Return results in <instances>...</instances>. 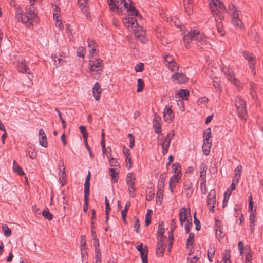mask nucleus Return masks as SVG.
Here are the masks:
<instances>
[{"instance_id": "nucleus-39", "label": "nucleus", "mask_w": 263, "mask_h": 263, "mask_svg": "<svg viewBox=\"0 0 263 263\" xmlns=\"http://www.w3.org/2000/svg\"><path fill=\"white\" fill-rule=\"evenodd\" d=\"M194 222L195 225V229L199 231L201 229V224L199 220L196 217V212L194 213Z\"/></svg>"}, {"instance_id": "nucleus-38", "label": "nucleus", "mask_w": 263, "mask_h": 263, "mask_svg": "<svg viewBox=\"0 0 263 263\" xmlns=\"http://www.w3.org/2000/svg\"><path fill=\"white\" fill-rule=\"evenodd\" d=\"M79 129L82 134L84 141L87 140V137L88 136V133L86 130V127L84 126L81 125L79 127Z\"/></svg>"}, {"instance_id": "nucleus-11", "label": "nucleus", "mask_w": 263, "mask_h": 263, "mask_svg": "<svg viewBox=\"0 0 263 263\" xmlns=\"http://www.w3.org/2000/svg\"><path fill=\"white\" fill-rule=\"evenodd\" d=\"M145 248H146V250L143 248V244L141 243L139 245H137L136 247V248L139 251L140 253V256L141 257V260L142 263H147L148 262V259H147V252L148 250L147 249L146 246H145Z\"/></svg>"}, {"instance_id": "nucleus-34", "label": "nucleus", "mask_w": 263, "mask_h": 263, "mask_svg": "<svg viewBox=\"0 0 263 263\" xmlns=\"http://www.w3.org/2000/svg\"><path fill=\"white\" fill-rule=\"evenodd\" d=\"M153 214V211L151 209H148L145 216V226H148L151 222V217Z\"/></svg>"}, {"instance_id": "nucleus-57", "label": "nucleus", "mask_w": 263, "mask_h": 263, "mask_svg": "<svg viewBox=\"0 0 263 263\" xmlns=\"http://www.w3.org/2000/svg\"><path fill=\"white\" fill-rule=\"evenodd\" d=\"M255 84L254 83H251L250 84V94L253 98H254L256 95V92L255 91Z\"/></svg>"}, {"instance_id": "nucleus-25", "label": "nucleus", "mask_w": 263, "mask_h": 263, "mask_svg": "<svg viewBox=\"0 0 263 263\" xmlns=\"http://www.w3.org/2000/svg\"><path fill=\"white\" fill-rule=\"evenodd\" d=\"M136 22H137V21L135 18L130 16L126 17L124 21V24L125 25L128 24V25H130L131 26H132V28L135 27V25L136 23Z\"/></svg>"}, {"instance_id": "nucleus-48", "label": "nucleus", "mask_w": 263, "mask_h": 263, "mask_svg": "<svg viewBox=\"0 0 263 263\" xmlns=\"http://www.w3.org/2000/svg\"><path fill=\"white\" fill-rule=\"evenodd\" d=\"M85 52V48L83 47H79L77 50V55L78 57H84Z\"/></svg>"}, {"instance_id": "nucleus-28", "label": "nucleus", "mask_w": 263, "mask_h": 263, "mask_svg": "<svg viewBox=\"0 0 263 263\" xmlns=\"http://www.w3.org/2000/svg\"><path fill=\"white\" fill-rule=\"evenodd\" d=\"M43 216L49 220H51L53 219V215L50 213L49 209L47 208L44 209L42 212Z\"/></svg>"}, {"instance_id": "nucleus-56", "label": "nucleus", "mask_w": 263, "mask_h": 263, "mask_svg": "<svg viewBox=\"0 0 263 263\" xmlns=\"http://www.w3.org/2000/svg\"><path fill=\"white\" fill-rule=\"evenodd\" d=\"M163 60L164 61L168 63V64L173 63L174 61L172 56L166 54L163 55Z\"/></svg>"}, {"instance_id": "nucleus-47", "label": "nucleus", "mask_w": 263, "mask_h": 263, "mask_svg": "<svg viewBox=\"0 0 263 263\" xmlns=\"http://www.w3.org/2000/svg\"><path fill=\"white\" fill-rule=\"evenodd\" d=\"M207 167L204 163H202L200 166V177L206 176Z\"/></svg>"}, {"instance_id": "nucleus-30", "label": "nucleus", "mask_w": 263, "mask_h": 263, "mask_svg": "<svg viewBox=\"0 0 263 263\" xmlns=\"http://www.w3.org/2000/svg\"><path fill=\"white\" fill-rule=\"evenodd\" d=\"M13 168L14 171L16 172L18 175L21 176H23L24 175H25V173L23 172L22 168L18 165V164L15 160L13 161Z\"/></svg>"}, {"instance_id": "nucleus-64", "label": "nucleus", "mask_w": 263, "mask_h": 263, "mask_svg": "<svg viewBox=\"0 0 263 263\" xmlns=\"http://www.w3.org/2000/svg\"><path fill=\"white\" fill-rule=\"evenodd\" d=\"M154 193L152 191H149L148 193L146 196V199L147 201H151L154 197Z\"/></svg>"}, {"instance_id": "nucleus-61", "label": "nucleus", "mask_w": 263, "mask_h": 263, "mask_svg": "<svg viewBox=\"0 0 263 263\" xmlns=\"http://www.w3.org/2000/svg\"><path fill=\"white\" fill-rule=\"evenodd\" d=\"M175 134L174 132L173 133H169L167 134L166 136L164 138V140L163 141L164 142L167 143V141H170V143H171V141L172 140V138L174 136Z\"/></svg>"}, {"instance_id": "nucleus-27", "label": "nucleus", "mask_w": 263, "mask_h": 263, "mask_svg": "<svg viewBox=\"0 0 263 263\" xmlns=\"http://www.w3.org/2000/svg\"><path fill=\"white\" fill-rule=\"evenodd\" d=\"M127 14L129 15H133V16H138L139 15L138 11L137 9L135 8V6L130 5L129 6V8L127 10Z\"/></svg>"}, {"instance_id": "nucleus-2", "label": "nucleus", "mask_w": 263, "mask_h": 263, "mask_svg": "<svg viewBox=\"0 0 263 263\" xmlns=\"http://www.w3.org/2000/svg\"><path fill=\"white\" fill-rule=\"evenodd\" d=\"M187 35L190 40L197 42V46L201 49H205L210 46V43L205 39L204 35L201 34L200 31L197 29H192L187 32Z\"/></svg>"}, {"instance_id": "nucleus-42", "label": "nucleus", "mask_w": 263, "mask_h": 263, "mask_svg": "<svg viewBox=\"0 0 263 263\" xmlns=\"http://www.w3.org/2000/svg\"><path fill=\"white\" fill-rule=\"evenodd\" d=\"M130 206V202L129 201L127 202L125 205L124 209L121 212V215L122 218H126L127 216V213L128 210V209Z\"/></svg>"}, {"instance_id": "nucleus-53", "label": "nucleus", "mask_w": 263, "mask_h": 263, "mask_svg": "<svg viewBox=\"0 0 263 263\" xmlns=\"http://www.w3.org/2000/svg\"><path fill=\"white\" fill-rule=\"evenodd\" d=\"M163 191H157V194H156V197L158 199V201L160 203L159 205H161V204L163 200Z\"/></svg>"}, {"instance_id": "nucleus-37", "label": "nucleus", "mask_w": 263, "mask_h": 263, "mask_svg": "<svg viewBox=\"0 0 263 263\" xmlns=\"http://www.w3.org/2000/svg\"><path fill=\"white\" fill-rule=\"evenodd\" d=\"M223 260L224 263H228L229 261L230 262V250H225L223 253Z\"/></svg>"}, {"instance_id": "nucleus-21", "label": "nucleus", "mask_w": 263, "mask_h": 263, "mask_svg": "<svg viewBox=\"0 0 263 263\" xmlns=\"http://www.w3.org/2000/svg\"><path fill=\"white\" fill-rule=\"evenodd\" d=\"M161 120L160 118H156L153 119V128L154 130L157 134L161 133V127L159 123V121Z\"/></svg>"}, {"instance_id": "nucleus-9", "label": "nucleus", "mask_w": 263, "mask_h": 263, "mask_svg": "<svg viewBox=\"0 0 263 263\" xmlns=\"http://www.w3.org/2000/svg\"><path fill=\"white\" fill-rule=\"evenodd\" d=\"M183 190H184L186 198L191 197L193 193V183L191 180L187 179L183 183Z\"/></svg>"}, {"instance_id": "nucleus-35", "label": "nucleus", "mask_w": 263, "mask_h": 263, "mask_svg": "<svg viewBox=\"0 0 263 263\" xmlns=\"http://www.w3.org/2000/svg\"><path fill=\"white\" fill-rule=\"evenodd\" d=\"M2 229L4 232V235L6 237H8L11 235V231L7 224H3L2 226Z\"/></svg>"}, {"instance_id": "nucleus-52", "label": "nucleus", "mask_w": 263, "mask_h": 263, "mask_svg": "<svg viewBox=\"0 0 263 263\" xmlns=\"http://www.w3.org/2000/svg\"><path fill=\"white\" fill-rule=\"evenodd\" d=\"M135 27L133 28L134 30V34H136V33L140 32L141 31H144L143 30V28L142 26L139 25L138 24V22H136L135 24Z\"/></svg>"}, {"instance_id": "nucleus-46", "label": "nucleus", "mask_w": 263, "mask_h": 263, "mask_svg": "<svg viewBox=\"0 0 263 263\" xmlns=\"http://www.w3.org/2000/svg\"><path fill=\"white\" fill-rule=\"evenodd\" d=\"M183 40L184 42L185 43V44H184L185 47L186 48H190V43H191V41L192 40H190V37L187 35V33L186 34V35H185L183 37Z\"/></svg>"}, {"instance_id": "nucleus-5", "label": "nucleus", "mask_w": 263, "mask_h": 263, "mask_svg": "<svg viewBox=\"0 0 263 263\" xmlns=\"http://www.w3.org/2000/svg\"><path fill=\"white\" fill-rule=\"evenodd\" d=\"M125 0H107V3L110 7V10L112 11L116 10L119 15H121L123 10L121 7H119V6Z\"/></svg>"}, {"instance_id": "nucleus-6", "label": "nucleus", "mask_w": 263, "mask_h": 263, "mask_svg": "<svg viewBox=\"0 0 263 263\" xmlns=\"http://www.w3.org/2000/svg\"><path fill=\"white\" fill-rule=\"evenodd\" d=\"M216 195L214 190H212L207 197V204L210 212H214L215 204L216 203Z\"/></svg>"}, {"instance_id": "nucleus-14", "label": "nucleus", "mask_w": 263, "mask_h": 263, "mask_svg": "<svg viewBox=\"0 0 263 263\" xmlns=\"http://www.w3.org/2000/svg\"><path fill=\"white\" fill-rule=\"evenodd\" d=\"M39 135L40 144L44 147H47L48 143L47 141L46 135L45 132L42 129L39 130Z\"/></svg>"}, {"instance_id": "nucleus-49", "label": "nucleus", "mask_w": 263, "mask_h": 263, "mask_svg": "<svg viewBox=\"0 0 263 263\" xmlns=\"http://www.w3.org/2000/svg\"><path fill=\"white\" fill-rule=\"evenodd\" d=\"M135 176L132 173H128L126 177V182L129 183V182H134L135 180Z\"/></svg>"}, {"instance_id": "nucleus-63", "label": "nucleus", "mask_w": 263, "mask_h": 263, "mask_svg": "<svg viewBox=\"0 0 263 263\" xmlns=\"http://www.w3.org/2000/svg\"><path fill=\"white\" fill-rule=\"evenodd\" d=\"M230 81L232 83L234 84L236 87H239L240 86L239 82L235 77L231 76L229 78Z\"/></svg>"}, {"instance_id": "nucleus-60", "label": "nucleus", "mask_w": 263, "mask_h": 263, "mask_svg": "<svg viewBox=\"0 0 263 263\" xmlns=\"http://www.w3.org/2000/svg\"><path fill=\"white\" fill-rule=\"evenodd\" d=\"M109 163L111 166H117L119 165L117 160L113 157L109 159Z\"/></svg>"}, {"instance_id": "nucleus-59", "label": "nucleus", "mask_w": 263, "mask_h": 263, "mask_svg": "<svg viewBox=\"0 0 263 263\" xmlns=\"http://www.w3.org/2000/svg\"><path fill=\"white\" fill-rule=\"evenodd\" d=\"M135 221L134 227L136 232L137 233H139V229L140 228V222H139V219L137 217H135Z\"/></svg>"}, {"instance_id": "nucleus-36", "label": "nucleus", "mask_w": 263, "mask_h": 263, "mask_svg": "<svg viewBox=\"0 0 263 263\" xmlns=\"http://www.w3.org/2000/svg\"><path fill=\"white\" fill-rule=\"evenodd\" d=\"M109 171L111 173V176L112 179L115 180L114 182H116L117 181V178L118 177L119 171L117 168H110L109 169Z\"/></svg>"}, {"instance_id": "nucleus-43", "label": "nucleus", "mask_w": 263, "mask_h": 263, "mask_svg": "<svg viewBox=\"0 0 263 263\" xmlns=\"http://www.w3.org/2000/svg\"><path fill=\"white\" fill-rule=\"evenodd\" d=\"M192 227V218L190 217V219H187L186 223L185 224V233L189 234L190 233L191 227Z\"/></svg>"}, {"instance_id": "nucleus-51", "label": "nucleus", "mask_w": 263, "mask_h": 263, "mask_svg": "<svg viewBox=\"0 0 263 263\" xmlns=\"http://www.w3.org/2000/svg\"><path fill=\"white\" fill-rule=\"evenodd\" d=\"M210 136L208 135V137H204V142H203V147H207L208 148H211V142H210Z\"/></svg>"}, {"instance_id": "nucleus-29", "label": "nucleus", "mask_w": 263, "mask_h": 263, "mask_svg": "<svg viewBox=\"0 0 263 263\" xmlns=\"http://www.w3.org/2000/svg\"><path fill=\"white\" fill-rule=\"evenodd\" d=\"M178 95L183 100H187L188 97L189 96V91L186 89H180L178 91Z\"/></svg>"}, {"instance_id": "nucleus-58", "label": "nucleus", "mask_w": 263, "mask_h": 263, "mask_svg": "<svg viewBox=\"0 0 263 263\" xmlns=\"http://www.w3.org/2000/svg\"><path fill=\"white\" fill-rule=\"evenodd\" d=\"M55 111L58 113V116L59 117V118H60V120L62 124V125H63V127L64 128H65V126H66V125H65V121H64V120L63 119V118H62V114L61 112L60 111L59 109L58 108H55Z\"/></svg>"}, {"instance_id": "nucleus-54", "label": "nucleus", "mask_w": 263, "mask_h": 263, "mask_svg": "<svg viewBox=\"0 0 263 263\" xmlns=\"http://www.w3.org/2000/svg\"><path fill=\"white\" fill-rule=\"evenodd\" d=\"M59 170L60 172H62V174H65V167L64 165L63 160H60L58 164Z\"/></svg>"}, {"instance_id": "nucleus-1", "label": "nucleus", "mask_w": 263, "mask_h": 263, "mask_svg": "<svg viewBox=\"0 0 263 263\" xmlns=\"http://www.w3.org/2000/svg\"><path fill=\"white\" fill-rule=\"evenodd\" d=\"M25 13H20L17 15L16 17L18 21H21L24 24H26L28 27L32 25L30 21L34 20L37 17V14L35 13V8L33 6H27L25 9Z\"/></svg>"}, {"instance_id": "nucleus-7", "label": "nucleus", "mask_w": 263, "mask_h": 263, "mask_svg": "<svg viewBox=\"0 0 263 263\" xmlns=\"http://www.w3.org/2000/svg\"><path fill=\"white\" fill-rule=\"evenodd\" d=\"M243 57L247 60L248 61L249 64L250 65V67L251 69H252V72H254V73L255 74V72H254V71L255 69L254 66L255 65L256 63V58L253 56L252 53L246 51H245L243 52Z\"/></svg>"}, {"instance_id": "nucleus-62", "label": "nucleus", "mask_w": 263, "mask_h": 263, "mask_svg": "<svg viewBox=\"0 0 263 263\" xmlns=\"http://www.w3.org/2000/svg\"><path fill=\"white\" fill-rule=\"evenodd\" d=\"M88 198L89 196H84V204L83 206V210L85 212H86L88 209Z\"/></svg>"}, {"instance_id": "nucleus-24", "label": "nucleus", "mask_w": 263, "mask_h": 263, "mask_svg": "<svg viewBox=\"0 0 263 263\" xmlns=\"http://www.w3.org/2000/svg\"><path fill=\"white\" fill-rule=\"evenodd\" d=\"M24 60L18 61V65L17 66V69L19 72L24 73L27 72V68L26 65L24 63Z\"/></svg>"}, {"instance_id": "nucleus-3", "label": "nucleus", "mask_w": 263, "mask_h": 263, "mask_svg": "<svg viewBox=\"0 0 263 263\" xmlns=\"http://www.w3.org/2000/svg\"><path fill=\"white\" fill-rule=\"evenodd\" d=\"M235 106L239 117L246 122L247 115L246 101L241 97L237 96L235 99Z\"/></svg>"}, {"instance_id": "nucleus-15", "label": "nucleus", "mask_w": 263, "mask_h": 263, "mask_svg": "<svg viewBox=\"0 0 263 263\" xmlns=\"http://www.w3.org/2000/svg\"><path fill=\"white\" fill-rule=\"evenodd\" d=\"M102 89L100 87V85L98 82H96L93 87V95L96 100L98 101L100 99V93Z\"/></svg>"}, {"instance_id": "nucleus-44", "label": "nucleus", "mask_w": 263, "mask_h": 263, "mask_svg": "<svg viewBox=\"0 0 263 263\" xmlns=\"http://www.w3.org/2000/svg\"><path fill=\"white\" fill-rule=\"evenodd\" d=\"M90 181L85 180L84 183V196H89Z\"/></svg>"}, {"instance_id": "nucleus-16", "label": "nucleus", "mask_w": 263, "mask_h": 263, "mask_svg": "<svg viewBox=\"0 0 263 263\" xmlns=\"http://www.w3.org/2000/svg\"><path fill=\"white\" fill-rule=\"evenodd\" d=\"M179 220L180 224L181 226L183 225V222L187 221L186 210L184 207L181 208L179 210Z\"/></svg>"}, {"instance_id": "nucleus-10", "label": "nucleus", "mask_w": 263, "mask_h": 263, "mask_svg": "<svg viewBox=\"0 0 263 263\" xmlns=\"http://www.w3.org/2000/svg\"><path fill=\"white\" fill-rule=\"evenodd\" d=\"M166 237H160L158 239V243L157 247L156 248V253L158 254L159 256H162L164 250L165 249L166 246L165 244L164 243V239H166Z\"/></svg>"}, {"instance_id": "nucleus-13", "label": "nucleus", "mask_w": 263, "mask_h": 263, "mask_svg": "<svg viewBox=\"0 0 263 263\" xmlns=\"http://www.w3.org/2000/svg\"><path fill=\"white\" fill-rule=\"evenodd\" d=\"M232 23L233 25L237 28L240 30L243 28V25L242 21L239 18V14L232 13Z\"/></svg>"}, {"instance_id": "nucleus-33", "label": "nucleus", "mask_w": 263, "mask_h": 263, "mask_svg": "<svg viewBox=\"0 0 263 263\" xmlns=\"http://www.w3.org/2000/svg\"><path fill=\"white\" fill-rule=\"evenodd\" d=\"M95 263H101V253L99 248H95Z\"/></svg>"}, {"instance_id": "nucleus-26", "label": "nucleus", "mask_w": 263, "mask_h": 263, "mask_svg": "<svg viewBox=\"0 0 263 263\" xmlns=\"http://www.w3.org/2000/svg\"><path fill=\"white\" fill-rule=\"evenodd\" d=\"M172 168L174 171V174L177 176H180L181 175V166L179 163L175 162L172 165Z\"/></svg>"}, {"instance_id": "nucleus-40", "label": "nucleus", "mask_w": 263, "mask_h": 263, "mask_svg": "<svg viewBox=\"0 0 263 263\" xmlns=\"http://www.w3.org/2000/svg\"><path fill=\"white\" fill-rule=\"evenodd\" d=\"M137 83L138 88L137 90V92H140L143 90L144 86V81L142 79L139 78L137 80Z\"/></svg>"}, {"instance_id": "nucleus-4", "label": "nucleus", "mask_w": 263, "mask_h": 263, "mask_svg": "<svg viewBox=\"0 0 263 263\" xmlns=\"http://www.w3.org/2000/svg\"><path fill=\"white\" fill-rule=\"evenodd\" d=\"M89 65L91 71L96 72L99 75L102 70L104 64L102 60L97 59L95 61H89Z\"/></svg>"}, {"instance_id": "nucleus-8", "label": "nucleus", "mask_w": 263, "mask_h": 263, "mask_svg": "<svg viewBox=\"0 0 263 263\" xmlns=\"http://www.w3.org/2000/svg\"><path fill=\"white\" fill-rule=\"evenodd\" d=\"M172 80L175 83L182 84L187 81V78L182 73H176L171 77Z\"/></svg>"}, {"instance_id": "nucleus-23", "label": "nucleus", "mask_w": 263, "mask_h": 263, "mask_svg": "<svg viewBox=\"0 0 263 263\" xmlns=\"http://www.w3.org/2000/svg\"><path fill=\"white\" fill-rule=\"evenodd\" d=\"M164 222L161 221L159 223L157 231V238H159L160 237H164Z\"/></svg>"}, {"instance_id": "nucleus-19", "label": "nucleus", "mask_w": 263, "mask_h": 263, "mask_svg": "<svg viewBox=\"0 0 263 263\" xmlns=\"http://www.w3.org/2000/svg\"><path fill=\"white\" fill-rule=\"evenodd\" d=\"M242 171V166L241 165L238 166L236 169L234 170L235 174L234 176V178H235L236 184H237L239 182V180L240 178V176L241 175Z\"/></svg>"}, {"instance_id": "nucleus-50", "label": "nucleus", "mask_w": 263, "mask_h": 263, "mask_svg": "<svg viewBox=\"0 0 263 263\" xmlns=\"http://www.w3.org/2000/svg\"><path fill=\"white\" fill-rule=\"evenodd\" d=\"M81 256L83 261H85L87 258L88 254L85 247L81 248Z\"/></svg>"}, {"instance_id": "nucleus-12", "label": "nucleus", "mask_w": 263, "mask_h": 263, "mask_svg": "<svg viewBox=\"0 0 263 263\" xmlns=\"http://www.w3.org/2000/svg\"><path fill=\"white\" fill-rule=\"evenodd\" d=\"M164 119L166 121L172 122L174 119V114L171 108L169 105H166L163 111Z\"/></svg>"}, {"instance_id": "nucleus-32", "label": "nucleus", "mask_w": 263, "mask_h": 263, "mask_svg": "<svg viewBox=\"0 0 263 263\" xmlns=\"http://www.w3.org/2000/svg\"><path fill=\"white\" fill-rule=\"evenodd\" d=\"M52 58L54 61V64L57 67L63 65L65 62L63 59L58 58L56 55H52Z\"/></svg>"}, {"instance_id": "nucleus-41", "label": "nucleus", "mask_w": 263, "mask_h": 263, "mask_svg": "<svg viewBox=\"0 0 263 263\" xmlns=\"http://www.w3.org/2000/svg\"><path fill=\"white\" fill-rule=\"evenodd\" d=\"M170 144V143L169 141H167V143L163 142V143L161 144L162 147V153L163 155H165L168 152Z\"/></svg>"}, {"instance_id": "nucleus-45", "label": "nucleus", "mask_w": 263, "mask_h": 263, "mask_svg": "<svg viewBox=\"0 0 263 263\" xmlns=\"http://www.w3.org/2000/svg\"><path fill=\"white\" fill-rule=\"evenodd\" d=\"M194 234L193 233H189V236L186 242V247L189 245L193 246L194 244Z\"/></svg>"}, {"instance_id": "nucleus-31", "label": "nucleus", "mask_w": 263, "mask_h": 263, "mask_svg": "<svg viewBox=\"0 0 263 263\" xmlns=\"http://www.w3.org/2000/svg\"><path fill=\"white\" fill-rule=\"evenodd\" d=\"M28 155L31 159H34L37 157V153L35 148L32 146L29 147L27 149Z\"/></svg>"}, {"instance_id": "nucleus-18", "label": "nucleus", "mask_w": 263, "mask_h": 263, "mask_svg": "<svg viewBox=\"0 0 263 263\" xmlns=\"http://www.w3.org/2000/svg\"><path fill=\"white\" fill-rule=\"evenodd\" d=\"M192 0H183L185 11L188 15H190L193 13L192 7L191 6Z\"/></svg>"}, {"instance_id": "nucleus-55", "label": "nucleus", "mask_w": 263, "mask_h": 263, "mask_svg": "<svg viewBox=\"0 0 263 263\" xmlns=\"http://www.w3.org/2000/svg\"><path fill=\"white\" fill-rule=\"evenodd\" d=\"M144 66L142 63H140L138 64H137L135 67V70L136 72H141L144 70Z\"/></svg>"}, {"instance_id": "nucleus-22", "label": "nucleus", "mask_w": 263, "mask_h": 263, "mask_svg": "<svg viewBox=\"0 0 263 263\" xmlns=\"http://www.w3.org/2000/svg\"><path fill=\"white\" fill-rule=\"evenodd\" d=\"M181 177V175H180V176H177V175H173L171 177L169 182V188L172 193L173 192V187H172V184L175 182H179V180H180Z\"/></svg>"}, {"instance_id": "nucleus-17", "label": "nucleus", "mask_w": 263, "mask_h": 263, "mask_svg": "<svg viewBox=\"0 0 263 263\" xmlns=\"http://www.w3.org/2000/svg\"><path fill=\"white\" fill-rule=\"evenodd\" d=\"M215 253V248L214 245L210 244L208 249V258L210 262L213 261V258L214 257Z\"/></svg>"}, {"instance_id": "nucleus-20", "label": "nucleus", "mask_w": 263, "mask_h": 263, "mask_svg": "<svg viewBox=\"0 0 263 263\" xmlns=\"http://www.w3.org/2000/svg\"><path fill=\"white\" fill-rule=\"evenodd\" d=\"M134 34L136 38L138 39L142 43H145L148 41V39L146 37L145 31L136 33V34Z\"/></svg>"}]
</instances>
